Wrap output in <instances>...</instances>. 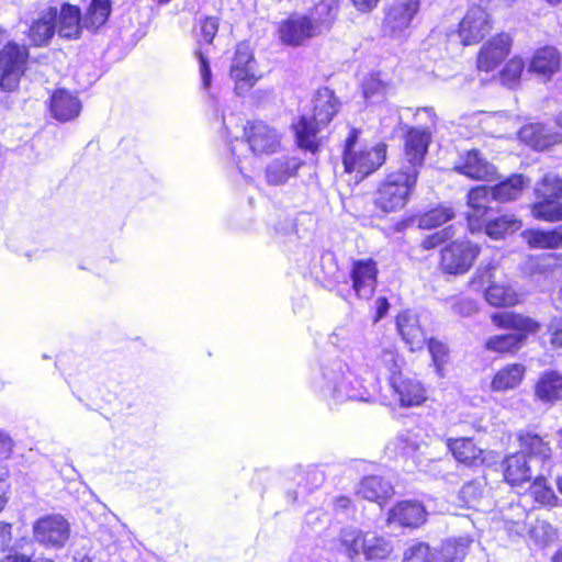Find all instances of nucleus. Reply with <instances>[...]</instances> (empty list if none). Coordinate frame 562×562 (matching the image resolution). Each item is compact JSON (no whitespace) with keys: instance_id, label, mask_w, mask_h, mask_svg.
Instances as JSON below:
<instances>
[{"instance_id":"obj_64","label":"nucleus","mask_w":562,"mask_h":562,"mask_svg":"<svg viewBox=\"0 0 562 562\" xmlns=\"http://www.w3.org/2000/svg\"><path fill=\"white\" fill-rule=\"evenodd\" d=\"M557 487L559 492L562 494V476L557 479Z\"/></svg>"},{"instance_id":"obj_56","label":"nucleus","mask_w":562,"mask_h":562,"mask_svg":"<svg viewBox=\"0 0 562 562\" xmlns=\"http://www.w3.org/2000/svg\"><path fill=\"white\" fill-rule=\"evenodd\" d=\"M550 344L554 348H562V317L550 326Z\"/></svg>"},{"instance_id":"obj_39","label":"nucleus","mask_w":562,"mask_h":562,"mask_svg":"<svg viewBox=\"0 0 562 562\" xmlns=\"http://www.w3.org/2000/svg\"><path fill=\"white\" fill-rule=\"evenodd\" d=\"M521 237L531 249L552 250L561 248V236L557 227L549 229L527 228L522 231Z\"/></svg>"},{"instance_id":"obj_26","label":"nucleus","mask_w":562,"mask_h":562,"mask_svg":"<svg viewBox=\"0 0 562 562\" xmlns=\"http://www.w3.org/2000/svg\"><path fill=\"white\" fill-rule=\"evenodd\" d=\"M33 536L37 542L46 547H63L69 538V525L59 515H48L35 521Z\"/></svg>"},{"instance_id":"obj_30","label":"nucleus","mask_w":562,"mask_h":562,"mask_svg":"<svg viewBox=\"0 0 562 562\" xmlns=\"http://www.w3.org/2000/svg\"><path fill=\"white\" fill-rule=\"evenodd\" d=\"M47 108L53 119L66 123L79 116L82 105L75 93L59 88L52 92Z\"/></svg>"},{"instance_id":"obj_43","label":"nucleus","mask_w":562,"mask_h":562,"mask_svg":"<svg viewBox=\"0 0 562 562\" xmlns=\"http://www.w3.org/2000/svg\"><path fill=\"white\" fill-rule=\"evenodd\" d=\"M525 69L526 64L522 57L514 55L508 58L498 71L501 85L510 90L517 89L521 83Z\"/></svg>"},{"instance_id":"obj_2","label":"nucleus","mask_w":562,"mask_h":562,"mask_svg":"<svg viewBox=\"0 0 562 562\" xmlns=\"http://www.w3.org/2000/svg\"><path fill=\"white\" fill-rule=\"evenodd\" d=\"M335 0H321L312 8V14L292 12L276 24L274 35L280 45L297 48L312 38L331 30L338 16Z\"/></svg>"},{"instance_id":"obj_35","label":"nucleus","mask_w":562,"mask_h":562,"mask_svg":"<svg viewBox=\"0 0 562 562\" xmlns=\"http://www.w3.org/2000/svg\"><path fill=\"white\" fill-rule=\"evenodd\" d=\"M526 372V366L520 362L505 364L493 374L490 389L495 393L513 391L521 385Z\"/></svg>"},{"instance_id":"obj_62","label":"nucleus","mask_w":562,"mask_h":562,"mask_svg":"<svg viewBox=\"0 0 562 562\" xmlns=\"http://www.w3.org/2000/svg\"><path fill=\"white\" fill-rule=\"evenodd\" d=\"M554 124L562 131V110L555 115Z\"/></svg>"},{"instance_id":"obj_6","label":"nucleus","mask_w":562,"mask_h":562,"mask_svg":"<svg viewBox=\"0 0 562 562\" xmlns=\"http://www.w3.org/2000/svg\"><path fill=\"white\" fill-rule=\"evenodd\" d=\"M418 179L398 167L387 171L373 193L374 209L383 215L404 210L416 190Z\"/></svg>"},{"instance_id":"obj_27","label":"nucleus","mask_w":562,"mask_h":562,"mask_svg":"<svg viewBox=\"0 0 562 562\" xmlns=\"http://www.w3.org/2000/svg\"><path fill=\"white\" fill-rule=\"evenodd\" d=\"M395 325L398 335L411 351H419L426 346L427 330L417 314L403 311L396 315Z\"/></svg>"},{"instance_id":"obj_15","label":"nucleus","mask_w":562,"mask_h":562,"mask_svg":"<svg viewBox=\"0 0 562 562\" xmlns=\"http://www.w3.org/2000/svg\"><path fill=\"white\" fill-rule=\"evenodd\" d=\"M452 171L476 182H495L499 179L497 167L479 148L462 150Z\"/></svg>"},{"instance_id":"obj_23","label":"nucleus","mask_w":562,"mask_h":562,"mask_svg":"<svg viewBox=\"0 0 562 562\" xmlns=\"http://www.w3.org/2000/svg\"><path fill=\"white\" fill-rule=\"evenodd\" d=\"M428 513L424 504L416 499L396 502L387 512L386 522L402 529H418L426 524Z\"/></svg>"},{"instance_id":"obj_12","label":"nucleus","mask_w":562,"mask_h":562,"mask_svg":"<svg viewBox=\"0 0 562 562\" xmlns=\"http://www.w3.org/2000/svg\"><path fill=\"white\" fill-rule=\"evenodd\" d=\"M430 143L431 132L429 130L407 127L403 134L402 161L398 168L419 177Z\"/></svg>"},{"instance_id":"obj_3","label":"nucleus","mask_w":562,"mask_h":562,"mask_svg":"<svg viewBox=\"0 0 562 562\" xmlns=\"http://www.w3.org/2000/svg\"><path fill=\"white\" fill-rule=\"evenodd\" d=\"M490 319L497 329L513 331L493 335L485 340L484 349L499 356H515L528 337L541 329L536 318L514 311L492 313Z\"/></svg>"},{"instance_id":"obj_42","label":"nucleus","mask_w":562,"mask_h":562,"mask_svg":"<svg viewBox=\"0 0 562 562\" xmlns=\"http://www.w3.org/2000/svg\"><path fill=\"white\" fill-rule=\"evenodd\" d=\"M111 11V0H91L82 16L85 29L97 32L108 22Z\"/></svg>"},{"instance_id":"obj_16","label":"nucleus","mask_w":562,"mask_h":562,"mask_svg":"<svg viewBox=\"0 0 562 562\" xmlns=\"http://www.w3.org/2000/svg\"><path fill=\"white\" fill-rule=\"evenodd\" d=\"M495 266L488 265L480 267L472 278V282H477L483 285L485 282L490 284L484 290L485 301L496 308H509L520 303V295L516 289L507 282H495L494 278Z\"/></svg>"},{"instance_id":"obj_53","label":"nucleus","mask_w":562,"mask_h":562,"mask_svg":"<svg viewBox=\"0 0 562 562\" xmlns=\"http://www.w3.org/2000/svg\"><path fill=\"white\" fill-rule=\"evenodd\" d=\"M7 499L0 496V513L4 509ZM12 540V524L0 521V547L8 546Z\"/></svg>"},{"instance_id":"obj_20","label":"nucleus","mask_w":562,"mask_h":562,"mask_svg":"<svg viewBox=\"0 0 562 562\" xmlns=\"http://www.w3.org/2000/svg\"><path fill=\"white\" fill-rule=\"evenodd\" d=\"M493 30V19L486 9L474 4L458 24L457 33L463 46L479 44Z\"/></svg>"},{"instance_id":"obj_40","label":"nucleus","mask_w":562,"mask_h":562,"mask_svg":"<svg viewBox=\"0 0 562 562\" xmlns=\"http://www.w3.org/2000/svg\"><path fill=\"white\" fill-rule=\"evenodd\" d=\"M378 363L380 369L387 373V385L394 381L393 379L406 374L405 368L407 362L397 347L383 348L378 356Z\"/></svg>"},{"instance_id":"obj_17","label":"nucleus","mask_w":562,"mask_h":562,"mask_svg":"<svg viewBox=\"0 0 562 562\" xmlns=\"http://www.w3.org/2000/svg\"><path fill=\"white\" fill-rule=\"evenodd\" d=\"M243 137L255 155H272L282 146V134L271 124L262 120L247 121Z\"/></svg>"},{"instance_id":"obj_7","label":"nucleus","mask_w":562,"mask_h":562,"mask_svg":"<svg viewBox=\"0 0 562 562\" xmlns=\"http://www.w3.org/2000/svg\"><path fill=\"white\" fill-rule=\"evenodd\" d=\"M531 215L539 221L555 223L562 221V178L554 172L544 173L536 183Z\"/></svg>"},{"instance_id":"obj_10","label":"nucleus","mask_w":562,"mask_h":562,"mask_svg":"<svg viewBox=\"0 0 562 562\" xmlns=\"http://www.w3.org/2000/svg\"><path fill=\"white\" fill-rule=\"evenodd\" d=\"M471 543L470 538L459 537L445 541L437 550L418 541L404 551L402 562H461Z\"/></svg>"},{"instance_id":"obj_25","label":"nucleus","mask_w":562,"mask_h":562,"mask_svg":"<svg viewBox=\"0 0 562 562\" xmlns=\"http://www.w3.org/2000/svg\"><path fill=\"white\" fill-rule=\"evenodd\" d=\"M446 446L454 460L468 468H480L487 462V452L475 437L448 438Z\"/></svg>"},{"instance_id":"obj_46","label":"nucleus","mask_w":562,"mask_h":562,"mask_svg":"<svg viewBox=\"0 0 562 562\" xmlns=\"http://www.w3.org/2000/svg\"><path fill=\"white\" fill-rule=\"evenodd\" d=\"M229 77L234 81L235 93L240 97L246 95L259 80L254 68L229 69Z\"/></svg>"},{"instance_id":"obj_22","label":"nucleus","mask_w":562,"mask_h":562,"mask_svg":"<svg viewBox=\"0 0 562 562\" xmlns=\"http://www.w3.org/2000/svg\"><path fill=\"white\" fill-rule=\"evenodd\" d=\"M419 10L418 0H396L384 11L382 32L384 36L396 37L407 30Z\"/></svg>"},{"instance_id":"obj_19","label":"nucleus","mask_w":562,"mask_h":562,"mask_svg":"<svg viewBox=\"0 0 562 562\" xmlns=\"http://www.w3.org/2000/svg\"><path fill=\"white\" fill-rule=\"evenodd\" d=\"M72 393L87 407L99 412L109 409L114 413L132 406L131 403H125L120 398L117 391L110 390L105 385H97L95 383L74 385Z\"/></svg>"},{"instance_id":"obj_36","label":"nucleus","mask_w":562,"mask_h":562,"mask_svg":"<svg viewBox=\"0 0 562 562\" xmlns=\"http://www.w3.org/2000/svg\"><path fill=\"white\" fill-rule=\"evenodd\" d=\"M57 32L66 40H78L82 35L83 18L78 5L64 2L58 11Z\"/></svg>"},{"instance_id":"obj_21","label":"nucleus","mask_w":562,"mask_h":562,"mask_svg":"<svg viewBox=\"0 0 562 562\" xmlns=\"http://www.w3.org/2000/svg\"><path fill=\"white\" fill-rule=\"evenodd\" d=\"M379 266L372 257L353 259L350 262L349 279L358 300H370L378 286Z\"/></svg>"},{"instance_id":"obj_50","label":"nucleus","mask_w":562,"mask_h":562,"mask_svg":"<svg viewBox=\"0 0 562 562\" xmlns=\"http://www.w3.org/2000/svg\"><path fill=\"white\" fill-rule=\"evenodd\" d=\"M255 55L246 41L237 43L229 69L254 68Z\"/></svg>"},{"instance_id":"obj_14","label":"nucleus","mask_w":562,"mask_h":562,"mask_svg":"<svg viewBox=\"0 0 562 562\" xmlns=\"http://www.w3.org/2000/svg\"><path fill=\"white\" fill-rule=\"evenodd\" d=\"M389 387L400 408H417L427 404L430 398L429 386L416 372L393 379Z\"/></svg>"},{"instance_id":"obj_38","label":"nucleus","mask_w":562,"mask_h":562,"mask_svg":"<svg viewBox=\"0 0 562 562\" xmlns=\"http://www.w3.org/2000/svg\"><path fill=\"white\" fill-rule=\"evenodd\" d=\"M535 397L543 404L554 405L562 400V374L555 370L542 372L533 385Z\"/></svg>"},{"instance_id":"obj_54","label":"nucleus","mask_w":562,"mask_h":562,"mask_svg":"<svg viewBox=\"0 0 562 562\" xmlns=\"http://www.w3.org/2000/svg\"><path fill=\"white\" fill-rule=\"evenodd\" d=\"M390 310V302L386 296H379L375 300L373 314H372V322L378 323L380 322L389 312Z\"/></svg>"},{"instance_id":"obj_9","label":"nucleus","mask_w":562,"mask_h":562,"mask_svg":"<svg viewBox=\"0 0 562 562\" xmlns=\"http://www.w3.org/2000/svg\"><path fill=\"white\" fill-rule=\"evenodd\" d=\"M29 46L14 41L7 42L0 48V90L16 92L26 75L30 64Z\"/></svg>"},{"instance_id":"obj_61","label":"nucleus","mask_w":562,"mask_h":562,"mask_svg":"<svg viewBox=\"0 0 562 562\" xmlns=\"http://www.w3.org/2000/svg\"><path fill=\"white\" fill-rule=\"evenodd\" d=\"M419 111H424V112H426V113L429 115L430 120H431L434 123H436V121H437V115H436L435 110H434L432 108H419V109H417V111H416V112L418 113Z\"/></svg>"},{"instance_id":"obj_33","label":"nucleus","mask_w":562,"mask_h":562,"mask_svg":"<svg viewBox=\"0 0 562 562\" xmlns=\"http://www.w3.org/2000/svg\"><path fill=\"white\" fill-rule=\"evenodd\" d=\"M533 509L551 510L562 505V501L554 492L549 480L539 474L531 479L527 488Z\"/></svg>"},{"instance_id":"obj_34","label":"nucleus","mask_w":562,"mask_h":562,"mask_svg":"<svg viewBox=\"0 0 562 562\" xmlns=\"http://www.w3.org/2000/svg\"><path fill=\"white\" fill-rule=\"evenodd\" d=\"M304 165L300 157L282 156L272 160L265 170V177L270 186H281L294 178Z\"/></svg>"},{"instance_id":"obj_44","label":"nucleus","mask_w":562,"mask_h":562,"mask_svg":"<svg viewBox=\"0 0 562 562\" xmlns=\"http://www.w3.org/2000/svg\"><path fill=\"white\" fill-rule=\"evenodd\" d=\"M361 549L367 560H385L393 552V546L387 539L373 533L363 536Z\"/></svg>"},{"instance_id":"obj_52","label":"nucleus","mask_w":562,"mask_h":562,"mask_svg":"<svg viewBox=\"0 0 562 562\" xmlns=\"http://www.w3.org/2000/svg\"><path fill=\"white\" fill-rule=\"evenodd\" d=\"M0 562H55L50 558L40 557L34 559L33 555H29L22 552L13 551L0 559Z\"/></svg>"},{"instance_id":"obj_24","label":"nucleus","mask_w":562,"mask_h":562,"mask_svg":"<svg viewBox=\"0 0 562 562\" xmlns=\"http://www.w3.org/2000/svg\"><path fill=\"white\" fill-rule=\"evenodd\" d=\"M518 139L535 151H546L562 144V133L540 122H527L517 132Z\"/></svg>"},{"instance_id":"obj_55","label":"nucleus","mask_w":562,"mask_h":562,"mask_svg":"<svg viewBox=\"0 0 562 562\" xmlns=\"http://www.w3.org/2000/svg\"><path fill=\"white\" fill-rule=\"evenodd\" d=\"M382 0H350L353 8L360 13L374 11Z\"/></svg>"},{"instance_id":"obj_37","label":"nucleus","mask_w":562,"mask_h":562,"mask_svg":"<svg viewBox=\"0 0 562 562\" xmlns=\"http://www.w3.org/2000/svg\"><path fill=\"white\" fill-rule=\"evenodd\" d=\"M58 9L48 7L46 11L32 22L27 31V38L35 47H42L49 43L56 32Z\"/></svg>"},{"instance_id":"obj_49","label":"nucleus","mask_w":562,"mask_h":562,"mask_svg":"<svg viewBox=\"0 0 562 562\" xmlns=\"http://www.w3.org/2000/svg\"><path fill=\"white\" fill-rule=\"evenodd\" d=\"M451 228H452V226H447L442 229H437L432 233L425 235L420 239V241L418 244V248L422 251H427V252L434 251L439 247L441 248L442 246L448 244V240L451 238V236H452Z\"/></svg>"},{"instance_id":"obj_28","label":"nucleus","mask_w":562,"mask_h":562,"mask_svg":"<svg viewBox=\"0 0 562 562\" xmlns=\"http://www.w3.org/2000/svg\"><path fill=\"white\" fill-rule=\"evenodd\" d=\"M503 482L512 488L525 486L532 479V468L522 452L506 454L501 461Z\"/></svg>"},{"instance_id":"obj_59","label":"nucleus","mask_w":562,"mask_h":562,"mask_svg":"<svg viewBox=\"0 0 562 562\" xmlns=\"http://www.w3.org/2000/svg\"><path fill=\"white\" fill-rule=\"evenodd\" d=\"M12 448L11 439L0 432V456H7L10 453Z\"/></svg>"},{"instance_id":"obj_57","label":"nucleus","mask_w":562,"mask_h":562,"mask_svg":"<svg viewBox=\"0 0 562 562\" xmlns=\"http://www.w3.org/2000/svg\"><path fill=\"white\" fill-rule=\"evenodd\" d=\"M503 520L505 528L510 533L521 535L526 530V522L524 519L513 520L509 518H504Z\"/></svg>"},{"instance_id":"obj_41","label":"nucleus","mask_w":562,"mask_h":562,"mask_svg":"<svg viewBox=\"0 0 562 562\" xmlns=\"http://www.w3.org/2000/svg\"><path fill=\"white\" fill-rule=\"evenodd\" d=\"M456 211L451 205L439 203L417 216V226L424 231H431L456 218Z\"/></svg>"},{"instance_id":"obj_4","label":"nucleus","mask_w":562,"mask_h":562,"mask_svg":"<svg viewBox=\"0 0 562 562\" xmlns=\"http://www.w3.org/2000/svg\"><path fill=\"white\" fill-rule=\"evenodd\" d=\"M481 191V196L476 194L473 200L465 198L468 211L464 218L469 233H484L491 239L499 240L522 227V221L515 214L503 213L493 217V207L486 203L485 190Z\"/></svg>"},{"instance_id":"obj_47","label":"nucleus","mask_w":562,"mask_h":562,"mask_svg":"<svg viewBox=\"0 0 562 562\" xmlns=\"http://www.w3.org/2000/svg\"><path fill=\"white\" fill-rule=\"evenodd\" d=\"M426 346L431 356L432 363L439 375H443V370L450 360V350L446 342L437 338H428Z\"/></svg>"},{"instance_id":"obj_8","label":"nucleus","mask_w":562,"mask_h":562,"mask_svg":"<svg viewBox=\"0 0 562 562\" xmlns=\"http://www.w3.org/2000/svg\"><path fill=\"white\" fill-rule=\"evenodd\" d=\"M481 250V246L469 238L451 240L439 249L438 270L443 276H464L473 268Z\"/></svg>"},{"instance_id":"obj_5","label":"nucleus","mask_w":562,"mask_h":562,"mask_svg":"<svg viewBox=\"0 0 562 562\" xmlns=\"http://www.w3.org/2000/svg\"><path fill=\"white\" fill-rule=\"evenodd\" d=\"M360 131L350 128L344 140L342 148V166L344 171L352 176L356 183L362 182L364 179L376 172L387 158V145L380 142L373 146L358 147Z\"/></svg>"},{"instance_id":"obj_63","label":"nucleus","mask_w":562,"mask_h":562,"mask_svg":"<svg viewBox=\"0 0 562 562\" xmlns=\"http://www.w3.org/2000/svg\"><path fill=\"white\" fill-rule=\"evenodd\" d=\"M552 562H562V548L553 554Z\"/></svg>"},{"instance_id":"obj_32","label":"nucleus","mask_w":562,"mask_h":562,"mask_svg":"<svg viewBox=\"0 0 562 562\" xmlns=\"http://www.w3.org/2000/svg\"><path fill=\"white\" fill-rule=\"evenodd\" d=\"M395 494L394 486L378 475H367L359 482L356 495L362 499L384 505Z\"/></svg>"},{"instance_id":"obj_13","label":"nucleus","mask_w":562,"mask_h":562,"mask_svg":"<svg viewBox=\"0 0 562 562\" xmlns=\"http://www.w3.org/2000/svg\"><path fill=\"white\" fill-rule=\"evenodd\" d=\"M514 38L508 32L502 31L487 38L475 56V69L490 74L499 69L513 52Z\"/></svg>"},{"instance_id":"obj_48","label":"nucleus","mask_w":562,"mask_h":562,"mask_svg":"<svg viewBox=\"0 0 562 562\" xmlns=\"http://www.w3.org/2000/svg\"><path fill=\"white\" fill-rule=\"evenodd\" d=\"M529 538L535 544L546 547L557 538V530L547 520L537 519L528 529Z\"/></svg>"},{"instance_id":"obj_60","label":"nucleus","mask_w":562,"mask_h":562,"mask_svg":"<svg viewBox=\"0 0 562 562\" xmlns=\"http://www.w3.org/2000/svg\"><path fill=\"white\" fill-rule=\"evenodd\" d=\"M465 304V308L461 307V303H456L453 306H454V310L460 313V314H469L472 310H473V305L472 303H464Z\"/></svg>"},{"instance_id":"obj_18","label":"nucleus","mask_w":562,"mask_h":562,"mask_svg":"<svg viewBox=\"0 0 562 562\" xmlns=\"http://www.w3.org/2000/svg\"><path fill=\"white\" fill-rule=\"evenodd\" d=\"M529 184V179L522 173H512L494 186L477 184L469 189L465 198L473 200L475 195H482L485 190L486 203L491 200L499 203H508L519 199Z\"/></svg>"},{"instance_id":"obj_31","label":"nucleus","mask_w":562,"mask_h":562,"mask_svg":"<svg viewBox=\"0 0 562 562\" xmlns=\"http://www.w3.org/2000/svg\"><path fill=\"white\" fill-rule=\"evenodd\" d=\"M516 440L520 450L527 459H537L547 462L552 458L551 442L547 436H541L531 429H525L517 434Z\"/></svg>"},{"instance_id":"obj_11","label":"nucleus","mask_w":562,"mask_h":562,"mask_svg":"<svg viewBox=\"0 0 562 562\" xmlns=\"http://www.w3.org/2000/svg\"><path fill=\"white\" fill-rule=\"evenodd\" d=\"M220 30V18L215 15H203L193 23L191 35L195 47L192 52L199 61L202 87L209 89L212 85V70L209 53L214 47V41Z\"/></svg>"},{"instance_id":"obj_45","label":"nucleus","mask_w":562,"mask_h":562,"mask_svg":"<svg viewBox=\"0 0 562 562\" xmlns=\"http://www.w3.org/2000/svg\"><path fill=\"white\" fill-rule=\"evenodd\" d=\"M484 484L480 479L464 483L459 491L461 506L477 509L484 498Z\"/></svg>"},{"instance_id":"obj_58","label":"nucleus","mask_w":562,"mask_h":562,"mask_svg":"<svg viewBox=\"0 0 562 562\" xmlns=\"http://www.w3.org/2000/svg\"><path fill=\"white\" fill-rule=\"evenodd\" d=\"M351 499L350 497L348 496H345V495H340V496H337L335 499H334V508L335 510H346L348 508L351 507Z\"/></svg>"},{"instance_id":"obj_1","label":"nucleus","mask_w":562,"mask_h":562,"mask_svg":"<svg viewBox=\"0 0 562 562\" xmlns=\"http://www.w3.org/2000/svg\"><path fill=\"white\" fill-rule=\"evenodd\" d=\"M342 102L328 86L318 87L311 99L308 114H301L291 123L294 143L301 150L317 154L322 148L319 133L340 113Z\"/></svg>"},{"instance_id":"obj_29","label":"nucleus","mask_w":562,"mask_h":562,"mask_svg":"<svg viewBox=\"0 0 562 562\" xmlns=\"http://www.w3.org/2000/svg\"><path fill=\"white\" fill-rule=\"evenodd\" d=\"M562 56L559 49L552 45H544L533 50L528 71L543 80H550L561 69Z\"/></svg>"},{"instance_id":"obj_51","label":"nucleus","mask_w":562,"mask_h":562,"mask_svg":"<svg viewBox=\"0 0 562 562\" xmlns=\"http://www.w3.org/2000/svg\"><path fill=\"white\" fill-rule=\"evenodd\" d=\"M385 92V83L374 76H370L362 82V93L366 99L383 95Z\"/></svg>"}]
</instances>
